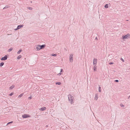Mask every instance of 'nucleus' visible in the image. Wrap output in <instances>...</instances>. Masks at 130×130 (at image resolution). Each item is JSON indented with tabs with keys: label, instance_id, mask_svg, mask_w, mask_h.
I'll list each match as a JSON object with an SVG mask.
<instances>
[{
	"label": "nucleus",
	"instance_id": "c756f323",
	"mask_svg": "<svg viewBox=\"0 0 130 130\" xmlns=\"http://www.w3.org/2000/svg\"><path fill=\"white\" fill-rule=\"evenodd\" d=\"M115 82H118L119 81V80H116L114 81Z\"/></svg>",
	"mask_w": 130,
	"mask_h": 130
},
{
	"label": "nucleus",
	"instance_id": "dca6fc26",
	"mask_svg": "<svg viewBox=\"0 0 130 130\" xmlns=\"http://www.w3.org/2000/svg\"><path fill=\"white\" fill-rule=\"evenodd\" d=\"M21 55H19L17 57V59H19L21 58Z\"/></svg>",
	"mask_w": 130,
	"mask_h": 130
},
{
	"label": "nucleus",
	"instance_id": "f3484780",
	"mask_svg": "<svg viewBox=\"0 0 130 130\" xmlns=\"http://www.w3.org/2000/svg\"><path fill=\"white\" fill-rule=\"evenodd\" d=\"M22 50L21 49L19 51H18L17 53V54H19L22 52Z\"/></svg>",
	"mask_w": 130,
	"mask_h": 130
},
{
	"label": "nucleus",
	"instance_id": "1a4fd4ad",
	"mask_svg": "<svg viewBox=\"0 0 130 130\" xmlns=\"http://www.w3.org/2000/svg\"><path fill=\"white\" fill-rule=\"evenodd\" d=\"M45 46V44L42 45H40L39 47H40V49H42L44 48Z\"/></svg>",
	"mask_w": 130,
	"mask_h": 130
},
{
	"label": "nucleus",
	"instance_id": "6ab92c4d",
	"mask_svg": "<svg viewBox=\"0 0 130 130\" xmlns=\"http://www.w3.org/2000/svg\"><path fill=\"white\" fill-rule=\"evenodd\" d=\"M95 66H94L93 67V70L94 71H95L96 70V67Z\"/></svg>",
	"mask_w": 130,
	"mask_h": 130
},
{
	"label": "nucleus",
	"instance_id": "a211bd4d",
	"mask_svg": "<svg viewBox=\"0 0 130 130\" xmlns=\"http://www.w3.org/2000/svg\"><path fill=\"white\" fill-rule=\"evenodd\" d=\"M13 49L12 48H10L8 50V51L9 52H10L11 51L13 50Z\"/></svg>",
	"mask_w": 130,
	"mask_h": 130
},
{
	"label": "nucleus",
	"instance_id": "6e6552de",
	"mask_svg": "<svg viewBox=\"0 0 130 130\" xmlns=\"http://www.w3.org/2000/svg\"><path fill=\"white\" fill-rule=\"evenodd\" d=\"M46 109V108L45 107H43L41 108H40L39 109V110L42 111H43L45 110Z\"/></svg>",
	"mask_w": 130,
	"mask_h": 130
},
{
	"label": "nucleus",
	"instance_id": "72a5a7b5",
	"mask_svg": "<svg viewBox=\"0 0 130 130\" xmlns=\"http://www.w3.org/2000/svg\"><path fill=\"white\" fill-rule=\"evenodd\" d=\"M130 97V95L128 96V99H129Z\"/></svg>",
	"mask_w": 130,
	"mask_h": 130
},
{
	"label": "nucleus",
	"instance_id": "bb28decb",
	"mask_svg": "<svg viewBox=\"0 0 130 130\" xmlns=\"http://www.w3.org/2000/svg\"><path fill=\"white\" fill-rule=\"evenodd\" d=\"M120 60L122 61L123 62H124V60L122 58H121L120 59Z\"/></svg>",
	"mask_w": 130,
	"mask_h": 130
},
{
	"label": "nucleus",
	"instance_id": "20e7f679",
	"mask_svg": "<svg viewBox=\"0 0 130 130\" xmlns=\"http://www.w3.org/2000/svg\"><path fill=\"white\" fill-rule=\"evenodd\" d=\"M73 55L71 54L69 57V61L70 62H72L73 61Z\"/></svg>",
	"mask_w": 130,
	"mask_h": 130
},
{
	"label": "nucleus",
	"instance_id": "f8f14e48",
	"mask_svg": "<svg viewBox=\"0 0 130 130\" xmlns=\"http://www.w3.org/2000/svg\"><path fill=\"white\" fill-rule=\"evenodd\" d=\"M14 87V85H12L11 86H10L9 87V89L11 90Z\"/></svg>",
	"mask_w": 130,
	"mask_h": 130
},
{
	"label": "nucleus",
	"instance_id": "4be33fe9",
	"mask_svg": "<svg viewBox=\"0 0 130 130\" xmlns=\"http://www.w3.org/2000/svg\"><path fill=\"white\" fill-rule=\"evenodd\" d=\"M9 6H6L5 7H4L3 8V9H6V8H9Z\"/></svg>",
	"mask_w": 130,
	"mask_h": 130
},
{
	"label": "nucleus",
	"instance_id": "7ed1b4c3",
	"mask_svg": "<svg viewBox=\"0 0 130 130\" xmlns=\"http://www.w3.org/2000/svg\"><path fill=\"white\" fill-rule=\"evenodd\" d=\"M30 117V116L29 115L26 114H24L22 115V117L23 118H27L28 117Z\"/></svg>",
	"mask_w": 130,
	"mask_h": 130
},
{
	"label": "nucleus",
	"instance_id": "c9c22d12",
	"mask_svg": "<svg viewBox=\"0 0 130 130\" xmlns=\"http://www.w3.org/2000/svg\"><path fill=\"white\" fill-rule=\"evenodd\" d=\"M46 127H48V126L47 125H46Z\"/></svg>",
	"mask_w": 130,
	"mask_h": 130
},
{
	"label": "nucleus",
	"instance_id": "7c9ffc66",
	"mask_svg": "<svg viewBox=\"0 0 130 130\" xmlns=\"http://www.w3.org/2000/svg\"><path fill=\"white\" fill-rule=\"evenodd\" d=\"M13 93H10V94H9V95H10V96H12V95H13Z\"/></svg>",
	"mask_w": 130,
	"mask_h": 130
},
{
	"label": "nucleus",
	"instance_id": "cd10ccee",
	"mask_svg": "<svg viewBox=\"0 0 130 130\" xmlns=\"http://www.w3.org/2000/svg\"><path fill=\"white\" fill-rule=\"evenodd\" d=\"M120 106L122 107H124V105L122 104H120Z\"/></svg>",
	"mask_w": 130,
	"mask_h": 130
},
{
	"label": "nucleus",
	"instance_id": "473e14b6",
	"mask_svg": "<svg viewBox=\"0 0 130 130\" xmlns=\"http://www.w3.org/2000/svg\"><path fill=\"white\" fill-rule=\"evenodd\" d=\"M61 73L60 72V73H59L58 74V75H61Z\"/></svg>",
	"mask_w": 130,
	"mask_h": 130
},
{
	"label": "nucleus",
	"instance_id": "412c9836",
	"mask_svg": "<svg viewBox=\"0 0 130 130\" xmlns=\"http://www.w3.org/2000/svg\"><path fill=\"white\" fill-rule=\"evenodd\" d=\"M13 122V121H11L8 123L6 125H8L10 124H12Z\"/></svg>",
	"mask_w": 130,
	"mask_h": 130
},
{
	"label": "nucleus",
	"instance_id": "5701e85b",
	"mask_svg": "<svg viewBox=\"0 0 130 130\" xmlns=\"http://www.w3.org/2000/svg\"><path fill=\"white\" fill-rule=\"evenodd\" d=\"M99 92H101V88L100 87H99Z\"/></svg>",
	"mask_w": 130,
	"mask_h": 130
},
{
	"label": "nucleus",
	"instance_id": "ddd939ff",
	"mask_svg": "<svg viewBox=\"0 0 130 130\" xmlns=\"http://www.w3.org/2000/svg\"><path fill=\"white\" fill-rule=\"evenodd\" d=\"M4 64V63L2 62L0 63V66L1 67H2Z\"/></svg>",
	"mask_w": 130,
	"mask_h": 130
},
{
	"label": "nucleus",
	"instance_id": "0eeeda50",
	"mask_svg": "<svg viewBox=\"0 0 130 130\" xmlns=\"http://www.w3.org/2000/svg\"><path fill=\"white\" fill-rule=\"evenodd\" d=\"M97 62V59H96L94 58L93 60V64L95 65V66H96V64Z\"/></svg>",
	"mask_w": 130,
	"mask_h": 130
},
{
	"label": "nucleus",
	"instance_id": "b1692460",
	"mask_svg": "<svg viewBox=\"0 0 130 130\" xmlns=\"http://www.w3.org/2000/svg\"><path fill=\"white\" fill-rule=\"evenodd\" d=\"M23 94H21L19 95V97H22V96H23Z\"/></svg>",
	"mask_w": 130,
	"mask_h": 130
},
{
	"label": "nucleus",
	"instance_id": "2f4dec72",
	"mask_svg": "<svg viewBox=\"0 0 130 130\" xmlns=\"http://www.w3.org/2000/svg\"><path fill=\"white\" fill-rule=\"evenodd\" d=\"M63 71V70L62 69H61V70H60V72L61 73V72H62Z\"/></svg>",
	"mask_w": 130,
	"mask_h": 130
},
{
	"label": "nucleus",
	"instance_id": "f03ea898",
	"mask_svg": "<svg viewBox=\"0 0 130 130\" xmlns=\"http://www.w3.org/2000/svg\"><path fill=\"white\" fill-rule=\"evenodd\" d=\"M130 38V35L129 34H127V35L124 36L123 35L122 36V38L123 39H125L128 38Z\"/></svg>",
	"mask_w": 130,
	"mask_h": 130
},
{
	"label": "nucleus",
	"instance_id": "f257e3e1",
	"mask_svg": "<svg viewBox=\"0 0 130 130\" xmlns=\"http://www.w3.org/2000/svg\"><path fill=\"white\" fill-rule=\"evenodd\" d=\"M68 99L69 102L71 104H73V101L74 99L73 96L70 94H69L68 95Z\"/></svg>",
	"mask_w": 130,
	"mask_h": 130
},
{
	"label": "nucleus",
	"instance_id": "4468645a",
	"mask_svg": "<svg viewBox=\"0 0 130 130\" xmlns=\"http://www.w3.org/2000/svg\"><path fill=\"white\" fill-rule=\"evenodd\" d=\"M55 84L56 85H60L61 84V83L60 82H56Z\"/></svg>",
	"mask_w": 130,
	"mask_h": 130
},
{
	"label": "nucleus",
	"instance_id": "393cba45",
	"mask_svg": "<svg viewBox=\"0 0 130 130\" xmlns=\"http://www.w3.org/2000/svg\"><path fill=\"white\" fill-rule=\"evenodd\" d=\"M27 8H28V9H29V10H31L32 9V8L31 7H28Z\"/></svg>",
	"mask_w": 130,
	"mask_h": 130
},
{
	"label": "nucleus",
	"instance_id": "c85d7f7f",
	"mask_svg": "<svg viewBox=\"0 0 130 130\" xmlns=\"http://www.w3.org/2000/svg\"><path fill=\"white\" fill-rule=\"evenodd\" d=\"M32 98V97L31 96H30V97H29L28 98V100L30 99H31Z\"/></svg>",
	"mask_w": 130,
	"mask_h": 130
},
{
	"label": "nucleus",
	"instance_id": "9d476101",
	"mask_svg": "<svg viewBox=\"0 0 130 130\" xmlns=\"http://www.w3.org/2000/svg\"><path fill=\"white\" fill-rule=\"evenodd\" d=\"M40 46V45H37L36 47V48L37 49V50H40L41 49H40V47H39Z\"/></svg>",
	"mask_w": 130,
	"mask_h": 130
},
{
	"label": "nucleus",
	"instance_id": "aec40b11",
	"mask_svg": "<svg viewBox=\"0 0 130 130\" xmlns=\"http://www.w3.org/2000/svg\"><path fill=\"white\" fill-rule=\"evenodd\" d=\"M108 4H106L104 6L105 8H107L108 7Z\"/></svg>",
	"mask_w": 130,
	"mask_h": 130
},
{
	"label": "nucleus",
	"instance_id": "f704fd0d",
	"mask_svg": "<svg viewBox=\"0 0 130 130\" xmlns=\"http://www.w3.org/2000/svg\"><path fill=\"white\" fill-rule=\"evenodd\" d=\"M95 39H97H97H98L96 37V38H95Z\"/></svg>",
	"mask_w": 130,
	"mask_h": 130
},
{
	"label": "nucleus",
	"instance_id": "423d86ee",
	"mask_svg": "<svg viewBox=\"0 0 130 130\" xmlns=\"http://www.w3.org/2000/svg\"><path fill=\"white\" fill-rule=\"evenodd\" d=\"M23 25H19L17 26V28L16 29H14V30H18L19 29L23 27Z\"/></svg>",
	"mask_w": 130,
	"mask_h": 130
},
{
	"label": "nucleus",
	"instance_id": "a878e982",
	"mask_svg": "<svg viewBox=\"0 0 130 130\" xmlns=\"http://www.w3.org/2000/svg\"><path fill=\"white\" fill-rule=\"evenodd\" d=\"M113 64V62H110L109 63V64Z\"/></svg>",
	"mask_w": 130,
	"mask_h": 130
},
{
	"label": "nucleus",
	"instance_id": "2eb2a0df",
	"mask_svg": "<svg viewBox=\"0 0 130 130\" xmlns=\"http://www.w3.org/2000/svg\"><path fill=\"white\" fill-rule=\"evenodd\" d=\"M51 55L52 56L55 57L57 56V54L52 53L51 54Z\"/></svg>",
	"mask_w": 130,
	"mask_h": 130
},
{
	"label": "nucleus",
	"instance_id": "39448f33",
	"mask_svg": "<svg viewBox=\"0 0 130 130\" xmlns=\"http://www.w3.org/2000/svg\"><path fill=\"white\" fill-rule=\"evenodd\" d=\"M7 55H5L3 57L1 58V60H5L7 59Z\"/></svg>",
	"mask_w": 130,
	"mask_h": 130
},
{
	"label": "nucleus",
	"instance_id": "9b49d317",
	"mask_svg": "<svg viewBox=\"0 0 130 130\" xmlns=\"http://www.w3.org/2000/svg\"><path fill=\"white\" fill-rule=\"evenodd\" d=\"M98 99V95L96 94L95 95V97L94 98V99L95 100H97Z\"/></svg>",
	"mask_w": 130,
	"mask_h": 130
}]
</instances>
